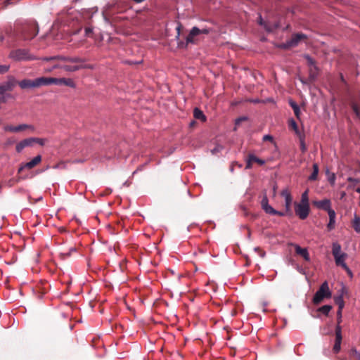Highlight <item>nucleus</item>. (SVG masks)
<instances>
[{"label":"nucleus","mask_w":360,"mask_h":360,"mask_svg":"<svg viewBox=\"0 0 360 360\" xmlns=\"http://www.w3.org/2000/svg\"><path fill=\"white\" fill-rule=\"evenodd\" d=\"M331 296L332 292L329 288L328 283L327 281H324L314 294L312 302L314 304H319L324 298H330Z\"/></svg>","instance_id":"nucleus-1"},{"label":"nucleus","mask_w":360,"mask_h":360,"mask_svg":"<svg viewBox=\"0 0 360 360\" xmlns=\"http://www.w3.org/2000/svg\"><path fill=\"white\" fill-rule=\"evenodd\" d=\"M341 248V245L338 242L333 243L332 253L334 257L335 264L337 266H340L342 268H345L347 264L345 261L347 257V255L345 252H342Z\"/></svg>","instance_id":"nucleus-2"},{"label":"nucleus","mask_w":360,"mask_h":360,"mask_svg":"<svg viewBox=\"0 0 360 360\" xmlns=\"http://www.w3.org/2000/svg\"><path fill=\"white\" fill-rule=\"evenodd\" d=\"M9 58L15 60H33L35 57L30 53L28 49H18L13 50L9 53Z\"/></svg>","instance_id":"nucleus-3"},{"label":"nucleus","mask_w":360,"mask_h":360,"mask_svg":"<svg viewBox=\"0 0 360 360\" xmlns=\"http://www.w3.org/2000/svg\"><path fill=\"white\" fill-rule=\"evenodd\" d=\"M39 29L35 23L26 25L22 30V36L25 40H31L37 35Z\"/></svg>","instance_id":"nucleus-4"},{"label":"nucleus","mask_w":360,"mask_h":360,"mask_svg":"<svg viewBox=\"0 0 360 360\" xmlns=\"http://www.w3.org/2000/svg\"><path fill=\"white\" fill-rule=\"evenodd\" d=\"M17 84V81L13 76H9L6 82L0 84V95L12 91Z\"/></svg>","instance_id":"nucleus-5"},{"label":"nucleus","mask_w":360,"mask_h":360,"mask_svg":"<svg viewBox=\"0 0 360 360\" xmlns=\"http://www.w3.org/2000/svg\"><path fill=\"white\" fill-rule=\"evenodd\" d=\"M295 212L301 219H305L309 213V205L295 202Z\"/></svg>","instance_id":"nucleus-6"},{"label":"nucleus","mask_w":360,"mask_h":360,"mask_svg":"<svg viewBox=\"0 0 360 360\" xmlns=\"http://www.w3.org/2000/svg\"><path fill=\"white\" fill-rule=\"evenodd\" d=\"M41 161V155H37L32 160H30L27 162H25V163H22L20 165V166L19 167L18 171L19 173H20L25 169H31L34 168L37 165H38Z\"/></svg>","instance_id":"nucleus-7"},{"label":"nucleus","mask_w":360,"mask_h":360,"mask_svg":"<svg viewBox=\"0 0 360 360\" xmlns=\"http://www.w3.org/2000/svg\"><path fill=\"white\" fill-rule=\"evenodd\" d=\"M60 68L67 72H73L82 69H94V66L90 64H79L75 65H60Z\"/></svg>","instance_id":"nucleus-8"},{"label":"nucleus","mask_w":360,"mask_h":360,"mask_svg":"<svg viewBox=\"0 0 360 360\" xmlns=\"http://www.w3.org/2000/svg\"><path fill=\"white\" fill-rule=\"evenodd\" d=\"M281 195L285 199V208L286 212L291 214L292 213L291 204L292 202V198L290 193L289 192V191L288 189H283L281 191Z\"/></svg>","instance_id":"nucleus-9"},{"label":"nucleus","mask_w":360,"mask_h":360,"mask_svg":"<svg viewBox=\"0 0 360 360\" xmlns=\"http://www.w3.org/2000/svg\"><path fill=\"white\" fill-rule=\"evenodd\" d=\"M342 340V327H335V341L333 346V351L335 353H338L340 352L341 349Z\"/></svg>","instance_id":"nucleus-10"},{"label":"nucleus","mask_w":360,"mask_h":360,"mask_svg":"<svg viewBox=\"0 0 360 360\" xmlns=\"http://www.w3.org/2000/svg\"><path fill=\"white\" fill-rule=\"evenodd\" d=\"M27 129H34V127L32 125L27 124H21L18 126H11L6 125L4 127V130L5 131H11V132H18Z\"/></svg>","instance_id":"nucleus-11"},{"label":"nucleus","mask_w":360,"mask_h":360,"mask_svg":"<svg viewBox=\"0 0 360 360\" xmlns=\"http://www.w3.org/2000/svg\"><path fill=\"white\" fill-rule=\"evenodd\" d=\"M307 38L308 36L304 33H294L292 34L289 41L292 47H296L302 40L307 39Z\"/></svg>","instance_id":"nucleus-12"},{"label":"nucleus","mask_w":360,"mask_h":360,"mask_svg":"<svg viewBox=\"0 0 360 360\" xmlns=\"http://www.w3.org/2000/svg\"><path fill=\"white\" fill-rule=\"evenodd\" d=\"M35 88L49 86L53 84V77H41L34 79Z\"/></svg>","instance_id":"nucleus-13"},{"label":"nucleus","mask_w":360,"mask_h":360,"mask_svg":"<svg viewBox=\"0 0 360 360\" xmlns=\"http://www.w3.org/2000/svg\"><path fill=\"white\" fill-rule=\"evenodd\" d=\"M53 84L56 85H65L72 88H75L76 85L72 79L70 78H54Z\"/></svg>","instance_id":"nucleus-14"},{"label":"nucleus","mask_w":360,"mask_h":360,"mask_svg":"<svg viewBox=\"0 0 360 360\" xmlns=\"http://www.w3.org/2000/svg\"><path fill=\"white\" fill-rule=\"evenodd\" d=\"M292 245L295 248V250L296 254H297V255H300L301 257H302L305 261L310 262L311 259H310L309 253L308 252L307 248H301L297 244H292Z\"/></svg>","instance_id":"nucleus-15"},{"label":"nucleus","mask_w":360,"mask_h":360,"mask_svg":"<svg viewBox=\"0 0 360 360\" xmlns=\"http://www.w3.org/2000/svg\"><path fill=\"white\" fill-rule=\"evenodd\" d=\"M314 204L317 208L325 210L326 212L331 208V202L329 199H323L321 200L314 201Z\"/></svg>","instance_id":"nucleus-16"},{"label":"nucleus","mask_w":360,"mask_h":360,"mask_svg":"<svg viewBox=\"0 0 360 360\" xmlns=\"http://www.w3.org/2000/svg\"><path fill=\"white\" fill-rule=\"evenodd\" d=\"M329 216V221L327 224V228L328 231H332L335 229V219H336V213L334 210L330 208L327 211Z\"/></svg>","instance_id":"nucleus-17"},{"label":"nucleus","mask_w":360,"mask_h":360,"mask_svg":"<svg viewBox=\"0 0 360 360\" xmlns=\"http://www.w3.org/2000/svg\"><path fill=\"white\" fill-rule=\"evenodd\" d=\"M189 44H196V41L193 36H191L190 33H188V36L186 37V41H180L178 42V47L180 49H186Z\"/></svg>","instance_id":"nucleus-18"},{"label":"nucleus","mask_w":360,"mask_h":360,"mask_svg":"<svg viewBox=\"0 0 360 360\" xmlns=\"http://www.w3.org/2000/svg\"><path fill=\"white\" fill-rule=\"evenodd\" d=\"M345 292V287H342L340 290V293L338 296L334 297L335 304L338 306V310H342L345 307V302L343 300V295Z\"/></svg>","instance_id":"nucleus-19"},{"label":"nucleus","mask_w":360,"mask_h":360,"mask_svg":"<svg viewBox=\"0 0 360 360\" xmlns=\"http://www.w3.org/2000/svg\"><path fill=\"white\" fill-rule=\"evenodd\" d=\"M19 86L22 89L35 88L34 79H24L17 82Z\"/></svg>","instance_id":"nucleus-20"},{"label":"nucleus","mask_w":360,"mask_h":360,"mask_svg":"<svg viewBox=\"0 0 360 360\" xmlns=\"http://www.w3.org/2000/svg\"><path fill=\"white\" fill-rule=\"evenodd\" d=\"M303 58L304 59H306V60L307 62V65H308V66L310 67V68H314V70H319V68L317 67V65L316 64V61L311 56L305 53L303 55Z\"/></svg>","instance_id":"nucleus-21"},{"label":"nucleus","mask_w":360,"mask_h":360,"mask_svg":"<svg viewBox=\"0 0 360 360\" xmlns=\"http://www.w3.org/2000/svg\"><path fill=\"white\" fill-rule=\"evenodd\" d=\"M352 226L356 233H360V217L356 214H354Z\"/></svg>","instance_id":"nucleus-22"},{"label":"nucleus","mask_w":360,"mask_h":360,"mask_svg":"<svg viewBox=\"0 0 360 360\" xmlns=\"http://www.w3.org/2000/svg\"><path fill=\"white\" fill-rule=\"evenodd\" d=\"M66 62H70L72 63H79L83 64L86 62V59L79 57V56H68V58L65 59Z\"/></svg>","instance_id":"nucleus-23"},{"label":"nucleus","mask_w":360,"mask_h":360,"mask_svg":"<svg viewBox=\"0 0 360 360\" xmlns=\"http://www.w3.org/2000/svg\"><path fill=\"white\" fill-rule=\"evenodd\" d=\"M193 116L195 119H198L202 121L206 120V116L204 115L203 112L201 110H200L198 108H194Z\"/></svg>","instance_id":"nucleus-24"},{"label":"nucleus","mask_w":360,"mask_h":360,"mask_svg":"<svg viewBox=\"0 0 360 360\" xmlns=\"http://www.w3.org/2000/svg\"><path fill=\"white\" fill-rule=\"evenodd\" d=\"M319 174V166L316 163L313 164V172L311 175L308 177L309 181H315L317 179Z\"/></svg>","instance_id":"nucleus-25"},{"label":"nucleus","mask_w":360,"mask_h":360,"mask_svg":"<svg viewBox=\"0 0 360 360\" xmlns=\"http://www.w3.org/2000/svg\"><path fill=\"white\" fill-rule=\"evenodd\" d=\"M289 105L292 108L296 117H298L300 115V112L299 105L294 101H292L291 99L289 101Z\"/></svg>","instance_id":"nucleus-26"},{"label":"nucleus","mask_w":360,"mask_h":360,"mask_svg":"<svg viewBox=\"0 0 360 360\" xmlns=\"http://www.w3.org/2000/svg\"><path fill=\"white\" fill-rule=\"evenodd\" d=\"M332 309V306L329 304L323 305L318 309V311L322 313L323 314L328 316L330 310Z\"/></svg>","instance_id":"nucleus-27"},{"label":"nucleus","mask_w":360,"mask_h":360,"mask_svg":"<svg viewBox=\"0 0 360 360\" xmlns=\"http://www.w3.org/2000/svg\"><path fill=\"white\" fill-rule=\"evenodd\" d=\"M249 155L250 157V160L253 162H256L260 165H264L265 164V160L260 159L257 158L256 155H255L253 153H249Z\"/></svg>","instance_id":"nucleus-28"},{"label":"nucleus","mask_w":360,"mask_h":360,"mask_svg":"<svg viewBox=\"0 0 360 360\" xmlns=\"http://www.w3.org/2000/svg\"><path fill=\"white\" fill-rule=\"evenodd\" d=\"M300 203L309 205V197H308V191H305L304 193H302V194L301 195V200H300Z\"/></svg>","instance_id":"nucleus-29"},{"label":"nucleus","mask_w":360,"mask_h":360,"mask_svg":"<svg viewBox=\"0 0 360 360\" xmlns=\"http://www.w3.org/2000/svg\"><path fill=\"white\" fill-rule=\"evenodd\" d=\"M319 70H314V68H310L309 78L310 80L314 81L318 77Z\"/></svg>","instance_id":"nucleus-30"},{"label":"nucleus","mask_w":360,"mask_h":360,"mask_svg":"<svg viewBox=\"0 0 360 360\" xmlns=\"http://www.w3.org/2000/svg\"><path fill=\"white\" fill-rule=\"evenodd\" d=\"M25 148L32 146L34 143V137H30L22 140Z\"/></svg>","instance_id":"nucleus-31"},{"label":"nucleus","mask_w":360,"mask_h":360,"mask_svg":"<svg viewBox=\"0 0 360 360\" xmlns=\"http://www.w3.org/2000/svg\"><path fill=\"white\" fill-rule=\"evenodd\" d=\"M290 125L292 127L296 134H297L299 136H300V135H302L299 131L296 122L293 119L290 120Z\"/></svg>","instance_id":"nucleus-32"},{"label":"nucleus","mask_w":360,"mask_h":360,"mask_svg":"<svg viewBox=\"0 0 360 360\" xmlns=\"http://www.w3.org/2000/svg\"><path fill=\"white\" fill-rule=\"evenodd\" d=\"M299 138H300V149L302 153H305L307 150V146L305 145L304 136L300 135V136H299Z\"/></svg>","instance_id":"nucleus-33"},{"label":"nucleus","mask_w":360,"mask_h":360,"mask_svg":"<svg viewBox=\"0 0 360 360\" xmlns=\"http://www.w3.org/2000/svg\"><path fill=\"white\" fill-rule=\"evenodd\" d=\"M263 210L266 214H269L270 215H274V212L276 211V210L273 208L270 205L264 207Z\"/></svg>","instance_id":"nucleus-34"},{"label":"nucleus","mask_w":360,"mask_h":360,"mask_svg":"<svg viewBox=\"0 0 360 360\" xmlns=\"http://www.w3.org/2000/svg\"><path fill=\"white\" fill-rule=\"evenodd\" d=\"M351 107H352V110L355 113V115L357 117H359L360 116V110H359V106L357 105V104L355 103L354 102H352L351 104Z\"/></svg>","instance_id":"nucleus-35"},{"label":"nucleus","mask_w":360,"mask_h":360,"mask_svg":"<svg viewBox=\"0 0 360 360\" xmlns=\"http://www.w3.org/2000/svg\"><path fill=\"white\" fill-rule=\"evenodd\" d=\"M189 33L191 36H193L194 37L200 34V29L198 27H193L191 30H190Z\"/></svg>","instance_id":"nucleus-36"},{"label":"nucleus","mask_w":360,"mask_h":360,"mask_svg":"<svg viewBox=\"0 0 360 360\" xmlns=\"http://www.w3.org/2000/svg\"><path fill=\"white\" fill-rule=\"evenodd\" d=\"M278 47L279 49H288L291 48L292 46L290 44L289 40H287L285 42L278 44Z\"/></svg>","instance_id":"nucleus-37"},{"label":"nucleus","mask_w":360,"mask_h":360,"mask_svg":"<svg viewBox=\"0 0 360 360\" xmlns=\"http://www.w3.org/2000/svg\"><path fill=\"white\" fill-rule=\"evenodd\" d=\"M342 310H338L337 311V325L336 327L341 326L340 323L342 322Z\"/></svg>","instance_id":"nucleus-38"},{"label":"nucleus","mask_w":360,"mask_h":360,"mask_svg":"<svg viewBox=\"0 0 360 360\" xmlns=\"http://www.w3.org/2000/svg\"><path fill=\"white\" fill-rule=\"evenodd\" d=\"M25 148V144L22 140L18 143H17L15 146V150L18 153H21Z\"/></svg>","instance_id":"nucleus-39"},{"label":"nucleus","mask_w":360,"mask_h":360,"mask_svg":"<svg viewBox=\"0 0 360 360\" xmlns=\"http://www.w3.org/2000/svg\"><path fill=\"white\" fill-rule=\"evenodd\" d=\"M46 142V139L34 137V143H38L39 145L43 146L45 145Z\"/></svg>","instance_id":"nucleus-40"},{"label":"nucleus","mask_w":360,"mask_h":360,"mask_svg":"<svg viewBox=\"0 0 360 360\" xmlns=\"http://www.w3.org/2000/svg\"><path fill=\"white\" fill-rule=\"evenodd\" d=\"M252 162H252V160H250V157L248 154L246 158L245 169H251L252 167Z\"/></svg>","instance_id":"nucleus-41"},{"label":"nucleus","mask_w":360,"mask_h":360,"mask_svg":"<svg viewBox=\"0 0 360 360\" xmlns=\"http://www.w3.org/2000/svg\"><path fill=\"white\" fill-rule=\"evenodd\" d=\"M269 205V204L268 198H267L266 195H264L261 201L262 208L263 209L264 207H265L266 206H267Z\"/></svg>","instance_id":"nucleus-42"},{"label":"nucleus","mask_w":360,"mask_h":360,"mask_svg":"<svg viewBox=\"0 0 360 360\" xmlns=\"http://www.w3.org/2000/svg\"><path fill=\"white\" fill-rule=\"evenodd\" d=\"M10 66L7 65H0V74H4L9 70Z\"/></svg>","instance_id":"nucleus-43"},{"label":"nucleus","mask_w":360,"mask_h":360,"mask_svg":"<svg viewBox=\"0 0 360 360\" xmlns=\"http://www.w3.org/2000/svg\"><path fill=\"white\" fill-rule=\"evenodd\" d=\"M223 150V146L221 145L216 146L213 149L211 150L212 154H216Z\"/></svg>","instance_id":"nucleus-44"},{"label":"nucleus","mask_w":360,"mask_h":360,"mask_svg":"<svg viewBox=\"0 0 360 360\" xmlns=\"http://www.w3.org/2000/svg\"><path fill=\"white\" fill-rule=\"evenodd\" d=\"M248 117L247 116H242V117H238L237 119H236L235 120V124L236 125H238L240 124V123L243 121H245V120H248Z\"/></svg>","instance_id":"nucleus-45"},{"label":"nucleus","mask_w":360,"mask_h":360,"mask_svg":"<svg viewBox=\"0 0 360 360\" xmlns=\"http://www.w3.org/2000/svg\"><path fill=\"white\" fill-rule=\"evenodd\" d=\"M181 27V25L179 24L176 28V35L175 36V39L177 41V43L179 41H180L179 39H180Z\"/></svg>","instance_id":"nucleus-46"},{"label":"nucleus","mask_w":360,"mask_h":360,"mask_svg":"<svg viewBox=\"0 0 360 360\" xmlns=\"http://www.w3.org/2000/svg\"><path fill=\"white\" fill-rule=\"evenodd\" d=\"M258 23H259L260 25H263V26H264L265 29H266L268 32H270V31H271V30L265 25L264 22L263 18H262V15H259V18H258Z\"/></svg>","instance_id":"nucleus-47"},{"label":"nucleus","mask_w":360,"mask_h":360,"mask_svg":"<svg viewBox=\"0 0 360 360\" xmlns=\"http://www.w3.org/2000/svg\"><path fill=\"white\" fill-rule=\"evenodd\" d=\"M9 97H10L9 94H1L0 95V103H6V99L8 98H9Z\"/></svg>","instance_id":"nucleus-48"},{"label":"nucleus","mask_w":360,"mask_h":360,"mask_svg":"<svg viewBox=\"0 0 360 360\" xmlns=\"http://www.w3.org/2000/svg\"><path fill=\"white\" fill-rule=\"evenodd\" d=\"M262 140L264 141H271V142H274V137L270 135V134H266L263 136L262 138Z\"/></svg>","instance_id":"nucleus-49"},{"label":"nucleus","mask_w":360,"mask_h":360,"mask_svg":"<svg viewBox=\"0 0 360 360\" xmlns=\"http://www.w3.org/2000/svg\"><path fill=\"white\" fill-rule=\"evenodd\" d=\"M328 181L332 185H333L335 184V174L334 173L330 174V175L328 176Z\"/></svg>","instance_id":"nucleus-50"},{"label":"nucleus","mask_w":360,"mask_h":360,"mask_svg":"<svg viewBox=\"0 0 360 360\" xmlns=\"http://www.w3.org/2000/svg\"><path fill=\"white\" fill-rule=\"evenodd\" d=\"M60 65H54L50 68H48L46 69H45V72H50L51 71H53L54 69L56 68H60Z\"/></svg>","instance_id":"nucleus-51"},{"label":"nucleus","mask_w":360,"mask_h":360,"mask_svg":"<svg viewBox=\"0 0 360 360\" xmlns=\"http://www.w3.org/2000/svg\"><path fill=\"white\" fill-rule=\"evenodd\" d=\"M55 60H60L66 62L67 58H68V56H54Z\"/></svg>","instance_id":"nucleus-52"},{"label":"nucleus","mask_w":360,"mask_h":360,"mask_svg":"<svg viewBox=\"0 0 360 360\" xmlns=\"http://www.w3.org/2000/svg\"><path fill=\"white\" fill-rule=\"evenodd\" d=\"M102 15H103V20H104L106 24L111 25V22H110V19L106 16L104 11L102 12Z\"/></svg>","instance_id":"nucleus-53"},{"label":"nucleus","mask_w":360,"mask_h":360,"mask_svg":"<svg viewBox=\"0 0 360 360\" xmlns=\"http://www.w3.org/2000/svg\"><path fill=\"white\" fill-rule=\"evenodd\" d=\"M343 269L347 271V274L349 275V276L350 278H352V277H353V274H352V272L351 269L348 267V266H347V265H346V267H345V268H343Z\"/></svg>","instance_id":"nucleus-54"},{"label":"nucleus","mask_w":360,"mask_h":360,"mask_svg":"<svg viewBox=\"0 0 360 360\" xmlns=\"http://www.w3.org/2000/svg\"><path fill=\"white\" fill-rule=\"evenodd\" d=\"M210 32V29H207V28H203V29H200V34H209Z\"/></svg>","instance_id":"nucleus-55"},{"label":"nucleus","mask_w":360,"mask_h":360,"mask_svg":"<svg viewBox=\"0 0 360 360\" xmlns=\"http://www.w3.org/2000/svg\"><path fill=\"white\" fill-rule=\"evenodd\" d=\"M286 214H287L286 211L284 212H281V211H278L276 210V211L274 212V215H278V216H281V217H283Z\"/></svg>","instance_id":"nucleus-56"},{"label":"nucleus","mask_w":360,"mask_h":360,"mask_svg":"<svg viewBox=\"0 0 360 360\" xmlns=\"http://www.w3.org/2000/svg\"><path fill=\"white\" fill-rule=\"evenodd\" d=\"M297 270L301 274L306 275V271H305V270L302 266H297Z\"/></svg>","instance_id":"nucleus-57"},{"label":"nucleus","mask_w":360,"mask_h":360,"mask_svg":"<svg viewBox=\"0 0 360 360\" xmlns=\"http://www.w3.org/2000/svg\"><path fill=\"white\" fill-rule=\"evenodd\" d=\"M75 251H76V249L75 248H70V250L68 252H64L63 255L67 257H69L71 255V252H75Z\"/></svg>","instance_id":"nucleus-58"},{"label":"nucleus","mask_w":360,"mask_h":360,"mask_svg":"<svg viewBox=\"0 0 360 360\" xmlns=\"http://www.w3.org/2000/svg\"><path fill=\"white\" fill-rule=\"evenodd\" d=\"M84 31H85V35L88 37V36H89V34L91 33H92L93 30L91 27H86Z\"/></svg>","instance_id":"nucleus-59"},{"label":"nucleus","mask_w":360,"mask_h":360,"mask_svg":"<svg viewBox=\"0 0 360 360\" xmlns=\"http://www.w3.org/2000/svg\"><path fill=\"white\" fill-rule=\"evenodd\" d=\"M352 352L355 354L357 359L359 360V355H360V352H358L355 348L352 349Z\"/></svg>","instance_id":"nucleus-60"},{"label":"nucleus","mask_w":360,"mask_h":360,"mask_svg":"<svg viewBox=\"0 0 360 360\" xmlns=\"http://www.w3.org/2000/svg\"><path fill=\"white\" fill-rule=\"evenodd\" d=\"M347 181L352 182V183H358L359 180L357 179L353 178V177H348Z\"/></svg>","instance_id":"nucleus-61"},{"label":"nucleus","mask_w":360,"mask_h":360,"mask_svg":"<svg viewBox=\"0 0 360 360\" xmlns=\"http://www.w3.org/2000/svg\"><path fill=\"white\" fill-rule=\"evenodd\" d=\"M41 60L43 61H49V60H55V58L54 56H51V57H44L41 58Z\"/></svg>","instance_id":"nucleus-62"},{"label":"nucleus","mask_w":360,"mask_h":360,"mask_svg":"<svg viewBox=\"0 0 360 360\" xmlns=\"http://www.w3.org/2000/svg\"><path fill=\"white\" fill-rule=\"evenodd\" d=\"M145 165H142L138 167V168L133 172V175L137 173L139 171H141L143 169Z\"/></svg>","instance_id":"nucleus-63"},{"label":"nucleus","mask_w":360,"mask_h":360,"mask_svg":"<svg viewBox=\"0 0 360 360\" xmlns=\"http://www.w3.org/2000/svg\"><path fill=\"white\" fill-rule=\"evenodd\" d=\"M260 101L259 99H255V100H252V103H259Z\"/></svg>","instance_id":"nucleus-64"}]
</instances>
